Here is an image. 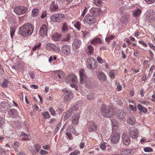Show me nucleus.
<instances>
[{
    "label": "nucleus",
    "instance_id": "nucleus-12",
    "mask_svg": "<svg viewBox=\"0 0 155 155\" xmlns=\"http://www.w3.org/2000/svg\"><path fill=\"white\" fill-rule=\"evenodd\" d=\"M65 131L66 135L69 139H70L72 137L71 133L74 134L76 132L75 129L70 126L67 128Z\"/></svg>",
    "mask_w": 155,
    "mask_h": 155
},
{
    "label": "nucleus",
    "instance_id": "nucleus-21",
    "mask_svg": "<svg viewBox=\"0 0 155 155\" xmlns=\"http://www.w3.org/2000/svg\"><path fill=\"white\" fill-rule=\"evenodd\" d=\"M24 26L26 27V32L27 33H28V30H29L31 31V32L30 33V35H31L34 30V28L33 25L31 23H27L24 24Z\"/></svg>",
    "mask_w": 155,
    "mask_h": 155
},
{
    "label": "nucleus",
    "instance_id": "nucleus-48",
    "mask_svg": "<svg viewBox=\"0 0 155 155\" xmlns=\"http://www.w3.org/2000/svg\"><path fill=\"white\" fill-rule=\"evenodd\" d=\"M106 108H107L106 107L105 105L103 104L102 105V106L101 107V111H102L103 113H104V114H105V112L106 111L107 109H106Z\"/></svg>",
    "mask_w": 155,
    "mask_h": 155
},
{
    "label": "nucleus",
    "instance_id": "nucleus-25",
    "mask_svg": "<svg viewBox=\"0 0 155 155\" xmlns=\"http://www.w3.org/2000/svg\"><path fill=\"white\" fill-rule=\"evenodd\" d=\"M121 153L122 155H127L132 154L134 152L132 150L130 149H125L121 151Z\"/></svg>",
    "mask_w": 155,
    "mask_h": 155
},
{
    "label": "nucleus",
    "instance_id": "nucleus-44",
    "mask_svg": "<svg viewBox=\"0 0 155 155\" xmlns=\"http://www.w3.org/2000/svg\"><path fill=\"white\" fill-rule=\"evenodd\" d=\"M35 147L36 152H38L41 148V146L38 144H36L35 145Z\"/></svg>",
    "mask_w": 155,
    "mask_h": 155
},
{
    "label": "nucleus",
    "instance_id": "nucleus-29",
    "mask_svg": "<svg viewBox=\"0 0 155 155\" xmlns=\"http://www.w3.org/2000/svg\"><path fill=\"white\" fill-rule=\"evenodd\" d=\"M61 37V35L60 34L56 33L52 35V39L55 41H58L60 39Z\"/></svg>",
    "mask_w": 155,
    "mask_h": 155
},
{
    "label": "nucleus",
    "instance_id": "nucleus-17",
    "mask_svg": "<svg viewBox=\"0 0 155 155\" xmlns=\"http://www.w3.org/2000/svg\"><path fill=\"white\" fill-rule=\"evenodd\" d=\"M101 12V10L99 8H92L90 10V13L94 16L98 15Z\"/></svg>",
    "mask_w": 155,
    "mask_h": 155
},
{
    "label": "nucleus",
    "instance_id": "nucleus-61",
    "mask_svg": "<svg viewBox=\"0 0 155 155\" xmlns=\"http://www.w3.org/2000/svg\"><path fill=\"white\" fill-rule=\"evenodd\" d=\"M28 74L32 79H34L35 77V74L33 71L30 72Z\"/></svg>",
    "mask_w": 155,
    "mask_h": 155
},
{
    "label": "nucleus",
    "instance_id": "nucleus-55",
    "mask_svg": "<svg viewBox=\"0 0 155 155\" xmlns=\"http://www.w3.org/2000/svg\"><path fill=\"white\" fill-rule=\"evenodd\" d=\"M129 107L130 110L132 111H135L137 110V108L136 106L134 107L133 105L130 104L129 105Z\"/></svg>",
    "mask_w": 155,
    "mask_h": 155
},
{
    "label": "nucleus",
    "instance_id": "nucleus-27",
    "mask_svg": "<svg viewBox=\"0 0 155 155\" xmlns=\"http://www.w3.org/2000/svg\"><path fill=\"white\" fill-rule=\"evenodd\" d=\"M106 111L105 112V114H103L104 116L113 115V109L112 107L108 106L107 108Z\"/></svg>",
    "mask_w": 155,
    "mask_h": 155
},
{
    "label": "nucleus",
    "instance_id": "nucleus-46",
    "mask_svg": "<svg viewBox=\"0 0 155 155\" xmlns=\"http://www.w3.org/2000/svg\"><path fill=\"white\" fill-rule=\"evenodd\" d=\"M19 143L18 142H15L13 144L12 146L15 149V150L16 151L17 148H18L19 146Z\"/></svg>",
    "mask_w": 155,
    "mask_h": 155
},
{
    "label": "nucleus",
    "instance_id": "nucleus-37",
    "mask_svg": "<svg viewBox=\"0 0 155 155\" xmlns=\"http://www.w3.org/2000/svg\"><path fill=\"white\" fill-rule=\"evenodd\" d=\"M54 46V45L53 44L48 43L46 45V48L48 50H53Z\"/></svg>",
    "mask_w": 155,
    "mask_h": 155
},
{
    "label": "nucleus",
    "instance_id": "nucleus-54",
    "mask_svg": "<svg viewBox=\"0 0 155 155\" xmlns=\"http://www.w3.org/2000/svg\"><path fill=\"white\" fill-rule=\"evenodd\" d=\"M49 110L50 113H51V114L52 116H54L55 115V111L54 110V109H53V108L52 107H50L49 108Z\"/></svg>",
    "mask_w": 155,
    "mask_h": 155
},
{
    "label": "nucleus",
    "instance_id": "nucleus-56",
    "mask_svg": "<svg viewBox=\"0 0 155 155\" xmlns=\"http://www.w3.org/2000/svg\"><path fill=\"white\" fill-rule=\"evenodd\" d=\"M4 119L3 117H0V128L2 125L4 124Z\"/></svg>",
    "mask_w": 155,
    "mask_h": 155
},
{
    "label": "nucleus",
    "instance_id": "nucleus-58",
    "mask_svg": "<svg viewBox=\"0 0 155 155\" xmlns=\"http://www.w3.org/2000/svg\"><path fill=\"white\" fill-rule=\"evenodd\" d=\"M47 14L46 11H44L43 12L41 17L42 18H44L47 16Z\"/></svg>",
    "mask_w": 155,
    "mask_h": 155
},
{
    "label": "nucleus",
    "instance_id": "nucleus-7",
    "mask_svg": "<svg viewBox=\"0 0 155 155\" xmlns=\"http://www.w3.org/2000/svg\"><path fill=\"white\" fill-rule=\"evenodd\" d=\"M27 8L24 6H18L14 8V12L17 15L24 14L27 11Z\"/></svg>",
    "mask_w": 155,
    "mask_h": 155
},
{
    "label": "nucleus",
    "instance_id": "nucleus-8",
    "mask_svg": "<svg viewBox=\"0 0 155 155\" xmlns=\"http://www.w3.org/2000/svg\"><path fill=\"white\" fill-rule=\"evenodd\" d=\"M26 27L24 26V24L22 26L20 27L19 29L18 33L20 35L22 36L26 37L30 35V33L31 32V30H28V33L26 32Z\"/></svg>",
    "mask_w": 155,
    "mask_h": 155
},
{
    "label": "nucleus",
    "instance_id": "nucleus-53",
    "mask_svg": "<svg viewBox=\"0 0 155 155\" xmlns=\"http://www.w3.org/2000/svg\"><path fill=\"white\" fill-rule=\"evenodd\" d=\"M144 150L145 152H151L153 151L152 149L150 147H146L144 148Z\"/></svg>",
    "mask_w": 155,
    "mask_h": 155
},
{
    "label": "nucleus",
    "instance_id": "nucleus-2",
    "mask_svg": "<svg viewBox=\"0 0 155 155\" xmlns=\"http://www.w3.org/2000/svg\"><path fill=\"white\" fill-rule=\"evenodd\" d=\"M96 19L93 17L89 14L86 15L84 18V23L87 26H90L91 25H93L96 22Z\"/></svg>",
    "mask_w": 155,
    "mask_h": 155
},
{
    "label": "nucleus",
    "instance_id": "nucleus-31",
    "mask_svg": "<svg viewBox=\"0 0 155 155\" xmlns=\"http://www.w3.org/2000/svg\"><path fill=\"white\" fill-rule=\"evenodd\" d=\"M87 51L88 54L90 55L92 54L94 51V49L93 46L91 45H88L87 47Z\"/></svg>",
    "mask_w": 155,
    "mask_h": 155
},
{
    "label": "nucleus",
    "instance_id": "nucleus-42",
    "mask_svg": "<svg viewBox=\"0 0 155 155\" xmlns=\"http://www.w3.org/2000/svg\"><path fill=\"white\" fill-rule=\"evenodd\" d=\"M70 35L68 34L65 37L62 38L61 41H68L70 40Z\"/></svg>",
    "mask_w": 155,
    "mask_h": 155
},
{
    "label": "nucleus",
    "instance_id": "nucleus-59",
    "mask_svg": "<svg viewBox=\"0 0 155 155\" xmlns=\"http://www.w3.org/2000/svg\"><path fill=\"white\" fill-rule=\"evenodd\" d=\"M48 152L45 150H41L40 151V153L42 155H46L48 154Z\"/></svg>",
    "mask_w": 155,
    "mask_h": 155
},
{
    "label": "nucleus",
    "instance_id": "nucleus-64",
    "mask_svg": "<svg viewBox=\"0 0 155 155\" xmlns=\"http://www.w3.org/2000/svg\"><path fill=\"white\" fill-rule=\"evenodd\" d=\"M97 60L98 62L100 64H102L103 63V60H102V59L100 57H97Z\"/></svg>",
    "mask_w": 155,
    "mask_h": 155
},
{
    "label": "nucleus",
    "instance_id": "nucleus-28",
    "mask_svg": "<svg viewBox=\"0 0 155 155\" xmlns=\"http://www.w3.org/2000/svg\"><path fill=\"white\" fill-rule=\"evenodd\" d=\"M68 30V24L66 22L63 23L61 28V31L63 33H66Z\"/></svg>",
    "mask_w": 155,
    "mask_h": 155
},
{
    "label": "nucleus",
    "instance_id": "nucleus-62",
    "mask_svg": "<svg viewBox=\"0 0 155 155\" xmlns=\"http://www.w3.org/2000/svg\"><path fill=\"white\" fill-rule=\"evenodd\" d=\"M148 4H151L153 3L155 0H144Z\"/></svg>",
    "mask_w": 155,
    "mask_h": 155
},
{
    "label": "nucleus",
    "instance_id": "nucleus-23",
    "mask_svg": "<svg viewBox=\"0 0 155 155\" xmlns=\"http://www.w3.org/2000/svg\"><path fill=\"white\" fill-rule=\"evenodd\" d=\"M129 134L132 138L136 139L138 137V133L137 130L130 131Z\"/></svg>",
    "mask_w": 155,
    "mask_h": 155
},
{
    "label": "nucleus",
    "instance_id": "nucleus-32",
    "mask_svg": "<svg viewBox=\"0 0 155 155\" xmlns=\"http://www.w3.org/2000/svg\"><path fill=\"white\" fill-rule=\"evenodd\" d=\"M50 9L52 12H55L58 9V6L54 2L52 3L50 5Z\"/></svg>",
    "mask_w": 155,
    "mask_h": 155
},
{
    "label": "nucleus",
    "instance_id": "nucleus-22",
    "mask_svg": "<svg viewBox=\"0 0 155 155\" xmlns=\"http://www.w3.org/2000/svg\"><path fill=\"white\" fill-rule=\"evenodd\" d=\"M55 74L56 75L58 76V77L59 78V80L61 79L62 78H64L65 76L64 73L62 71H56L54 72Z\"/></svg>",
    "mask_w": 155,
    "mask_h": 155
},
{
    "label": "nucleus",
    "instance_id": "nucleus-39",
    "mask_svg": "<svg viewBox=\"0 0 155 155\" xmlns=\"http://www.w3.org/2000/svg\"><path fill=\"white\" fill-rule=\"evenodd\" d=\"M127 123L129 124L133 125L135 123V120L133 117H130L128 120Z\"/></svg>",
    "mask_w": 155,
    "mask_h": 155
},
{
    "label": "nucleus",
    "instance_id": "nucleus-57",
    "mask_svg": "<svg viewBox=\"0 0 155 155\" xmlns=\"http://www.w3.org/2000/svg\"><path fill=\"white\" fill-rule=\"evenodd\" d=\"M15 32V30L13 28H11L10 35L11 38H13V36L14 35V34Z\"/></svg>",
    "mask_w": 155,
    "mask_h": 155
},
{
    "label": "nucleus",
    "instance_id": "nucleus-30",
    "mask_svg": "<svg viewBox=\"0 0 155 155\" xmlns=\"http://www.w3.org/2000/svg\"><path fill=\"white\" fill-rule=\"evenodd\" d=\"M137 107L138 110L141 112L146 113L147 111V110L146 108L143 107L140 104H138L137 105Z\"/></svg>",
    "mask_w": 155,
    "mask_h": 155
},
{
    "label": "nucleus",
    "instance_id": "nucleus-1",
    "mask_svg": "<svg viewBox=\"0 0 155 155\" xmlns=\"http://www.w3.org/2000/svg\"><path fill=\"white\" fill-rule=\"evenodd\" d=\"M66 81L67 83H70V86L71 87L75 88L76 90H77L76 85L77 84L78 80L76 75L72 74L67 76L66 79Z\"/></svg>",
    "mask_w": 155,
    "mask_h": 155
},
{
    "label": "nucleus",
    "instance_id": "nucleus-35",
    "mask_svg": "<svg viewBox=\"0 0 155 155\" xmlns=\"http://www.w3.org/2000/svg\"><path fill=\"white\" fill-rule=\"evenodd\" d=\"M109 73L110 78L113 79L114 78L115 76L117 74V72L116 70H113L111 71Z\"/></svg>",
    "mask_w": 155,
    "mask_h": 155
},
{
    "label": "nucleus",
    "instance_id": "nucleus-34",
    "mask_svg": "<svg viewBox=\"0 0 155 155\" xmlns=\"http://www.w3.org/2000/svg\"><path fill=\"white\" fill-rule=\"evenodd\" d=\"M8 114L11 116H16L18 115V113L17 111L14 109H11L9 111Z\"/></svg>",
    "mask_w": 155,
    "mask_h": 155
},
{
    "label": "nucleus",
    "instance_id": "nucleus-51",
    "mask_svg": "<svg viewBox=\"0 0 155 155\" xmlns=\"http://www.w3.org/2000/svg\"><path fill=\"white\" fill-rule=\"evenodd\" d=\"M61 124V123L60 122L57 125L56 128L54 130V134H55L59 130V128Z\"/></svg>",
    "mask_w": 155,
    "mask_h": 155
},
{
    "label": "nucleus",
    "instance_id": "nucleus-40",
    "mask_svg": "<svg viewBox=\"0 0 155 155\" xmlns=\"http://www.w3.org/2000/svg\"><path fill=\"white\" fill-rule=\"evenodd\" d=\"M94 4L98 7L101 6L103 3L101 0H94Z\"/></svg>",
    "mask_w": 155,
    "mask_h": 155
},
{
    "label": "nucleus",
    "instance_id": "nucleus-60",
    "mask_svg": "<svg viewBox=\"0 0 155 155\" xmlns=\"http://www.w3.org/2000/svg\"><path fill=\"white\" fill-rule=\"evenodd\" d=\"M94 97V95L93 94H90L87 95V99L88 100H92Z\"/></svg>",
    "mask_w": 155,
    "mask_h": 155
},
{
    "label": "nucleus",
    "instance_id": "nucleus-63",
    "mask_svg": "<svg viewBox=\"0 0 155 155\" xmlns=\"http://www.w3.org/2000/svg\"><path fill=\"white\" fill-rule=\"evenodd\" d=\"M139 43L140 44H141L143 46L145 47H147V45L143 41H139Z\"/></svg>",
    "mask_w": 155,
    "mask_h": 155
},
{
    "label": "nucleus",
    "instance_id": "nucleus-10",
    "mask_svg": "<svg viewBox=\"0 0 155 155\" xmlns=\"http://www.w3.org/2000/svg\"><path fill=\"white\" fill-rule=\"evenodd\" d=\"M10 108L9 103L5 101L2 102L0 103V110L2 111H5L8 110Z\"/></svg>",
    "mask_w": 155,
    "mask_h": 155
},
{
    "label": "nucleus",
    "instance_id": "nucleus-16",
    "mask_svg": "<svg viewBox=\"0 0 155 155\" xmlns=\"http://www.w3.org/2000/svg\"><path fill=\"white\" fill-rule=\"evenodd\" d=\"M40 35L43 36L47 35V29L45 25H43L41 27L40 31Z\"/></svg>",
    "mask_w": 155,
    "mask_h": 155
},
{
    "label": "nucleus",
    "instance_id": "nucleus-4",
    "mask_svg": "<svg viewBox=\"0 0 155 155\" xmlns=\"http://www.w3.org/2000/svg\"><path fill=\"white\" fill-rule=\"evenodd\" d=\"M155 19V11L153 9L147 11L146 14V21L149 22H152Z\"/></svg>",
    "mask_w": 155,
    "mask_h": 155
},
{
    "label": "nucleus",
    "instance_id": "nucleus-50",
    "mask_svg": "<svg viewBox=\"0 0 155 155\" xmlns=\"http://www.w3.org/2000/svg\"><path fill=\"white\" fill-rule=\"evenodd\" d=\"M100 147L102 150H105L106 147L105 143V142L101 143L100 144Z\"/></svg>",
    "mask_w": 155,
    "mask_h": 155
},
{
    "label": "nucleus",
    "instance_id": "nucleus-38",
    "mask_svg": "<svg viewBox=\"0 0 155 155\" xmlns=\"http://www.w3.org/2000/svg\"><path fill=\"white\" fill-rule=\"evenodd\" d=\"M81 23L79 21H77L74 23V26L77 30L79 31L81 30Z\"/></svg>",
    "mask_w": 155,
    "mask_h": 155
},
{
    "label": "nucleus",
    "instance_id": "nucleus-15",
    "mask_svg": "<svg viewBox=\"0 0 155 155\" xmlns=\"http://www.w3.org/2000/svg\"><path fill=\"white\" fill-rule=\"evenodd\" d=\"M122 141L123 143L125 145L127 146L130 143V139L128 135L124 134L122 135Z\"/></svg>",
    "mask_w": 155,
    "mask_h": 155
},
{
    "label": "nucleus",
    "instance_id": "nucleus-26",
    "mask_svg": "<svg viewBox=\"0 0 155 155\" xmlns=\"http://www.w3.org/2000/svg\"><path fill=\"white\" fill-rule=\"evenodd\" d=\"M112 122V131H116L118 126V124L117 121L115 119H112L111 120Z\"/></svg>",
    "mask_w": 155,
    "mask_h": 155
},
{
    "label": "nucleus",
    "instance_id": "nucleus-49",
    "mask_svg": "<svg viewBox=\"0 0 155 155\" xmlns=\"http://www.w3.org/2000/svg\"><path fill=\"white\" fill-rule=\"evenodd\" d=\"M83 36L84 38H86L89 35V33L87 31H81Z\"/></svg>",
    "mask_w": 155,
    "mask_h": 155
},
{
    "label": "nucleus",
    "instance_id": "nucleus-47",
    "mask_svg": "<svg viewBox=\"0 0 155 155\" xmlns=\"http://www.w3.org/2000/svg\"><path fill=\"white\" fill-rule=\"evenodd\" d=\"M80 152L77 150H75L74 152L71 153L69 155H77L80 153Z\"/></svg>",
    "mask_w": 155,
    "mask_h": 155
},
{
    "label": "nucleus",
    "instance_id": "nucleus-33",
    "mask_svg": "<svg viewBox=\"0 0 155 155\" xmlns=\"http://www.w3.org/2000/svg\"><path fill=\"white\" fill-rule=\"evenodd\" d=\"M141 12V11L139 8H137L134 11L133 15L134 17H137L139 16Z\"/></svg>",
    "mask_w": 155,
    "mask_h": 155
},
{
    "label": "nucleus",
    "instance_id": "nucleus-11",
    "mask_svg": "<svg viewBox=\"0 0 155 155\" xmlns=\"http://www.w3.org/2000/svg\"><path fill=\"white\" fill-rule=\"evenodd\" d=\"M62 91L65 95L64 97L65 100H68L72 97V93L69 90L65 88Z\"/></svg>",
    "mask_w": 155,
    "mask_h": 155
},
{
    "label": "nucleus",
    "instance_id": "nucleus-6",
    "mask_svg": "<svg viewBox=\"0 0 155 155\" xmlns=\"http://www.w3.org/2000/svg\"><path fill=\"white\" fill-rule=\"evenodd\" d=\"M62 53L65 56H68L71 54V47L68 45H64L61 47Z\"/></svg>",
    "mask_w": 155,
    "mask_h": 155
},
{
    "label": "nucleus",
    "instance_id": "nucleus-19",
    "mask_svg": "<svg viewBox=\"0 0 155 155\" xmlns=\"http://www.w3.org/2000/svg\"><path fill=\"white\" fill-rule=\"evenodd\" d=\"M78 104H74L73 106L69 110L64 116H71L72 114V111L76 110L78 109Z\"/></svg>",
    "mask_w": 155,
    "mask_h": 155
},
{
    "label": "nucleus",
    "instance_id": "nucleus-41",
    "mask_svg": "<svg viewBox=\"0 0 155 155\" xmlns=\"http://www.w3.org/2000/svg\"><path fill=\"white\" fill-rule=\"evenodd\" d=\"M79 117H73L72 120V123L75 125L77 124L78 122Z\"/></svg>",
    "mask_w": 155,
    "mask_h": 155
},
{
    "label": "nucleus",
    "instance_id": "nucleus-9",
    "mask_svg": "<svg viewBox=\"0 0 155 155\" xmlns=\"http://www.w3.org/2000/svg\"><path fill=\"white\" fill-rule=\"evenodd\" d=\"M79 74L80 77V81L82 84L85 83L87 80V77L85 74L84 70L81 69L79 70Z\"/></svg>",
    "mask_w": 155,
    "mask_h": 155
},
{
    "label": "nucleus",
    "instance_id": "nucleus-36",
    "mask_svg": "<svg viewBox=\"0 0 155 155\" xmlns=\"http://www.w3.org/2000/svg\"><path fill=\"white\" fill-rule=\"evenodd\" d=\"M39 12V10L38 9H34L32 11L31 16L34 17L37 16Z\"/></svg>",
    "mask_w": 155,
    "mask_h": 155
},
{
    "label": "nucleus",
    "instance_id": "nucleus-24",
    "mask_svg": "<svg viewBox=\"0 0 155 155\" xmlns=\"http://www.w3.org/2000/svg\"><path fill=\"white\" fill-rule=\"evenodd\" d=\"M98 79L101 81H105L106 80V76L102 72H100L97 74Z\"/></svg>",
    "mask_w": 155,
    "mask_h": 155
},
{
    "label": "nucleus",
    "instance_id": "nucleus-5",
    "mask_svg": "<svg viewBox=\"0 0 155 155\" xmlns=\"http://www.w3.org/2000/svg\"><path fill=\"white\" fill-rule=\"evenodd\" d=\"M97 66L95 60L93 58H89L87 61V67L88 69L93 70Z\"/></svg>",
    "mask_w": 155,
    "mask_h": 155
},
{
    "label": "nucleus",
    "instance_id": "nucleus-20",
    "mask_svg": "<svg viewBox=\"0 0 155 155\" xmlns=\"http://www.w3.org/2000/svg\"><path fill=\"white\" fill-rule=\"evenodd\" d=\"M101 39L99 38H94L90 41V43L95 46L102 44Z\"/></svg>",
    "mask_w": 155,
    "mask_h": 155
},
{
    "label": "nucleus",
    "instance_id": "nucleus-45",
    "mask_svg": "<svg viewBox=\"0 0 155 155\" xmlns=\"http://www.w3.org/2000/svg\"><path fill=\"white\" fill-rule=\"evenodd\" d=\"M41 44V42H39V44L36 45L34 48H33L32 50L33 51H35L37 50H38L40 49Z\"/></svg>",
    "mask_w": 155,
    "mask_h": 155
},
{
    "label": "nucleus",
    "instance_id": "nucleus-3",
    "mask_svg": "<svg viewBox=\"0 0 155 155\" xmlns=\"http://www.w3.org/2000/svg\"><path fill=\"white\" fill-rule=\"evenodd\" d=\"M64 15L61 13L52 15L50 17L51 20L54 22H61L64 18Z\"/></svg>",
    "mask_w": 155,
    "mask_h": 155
},
{
    "label": "nucleus",
    "instance_id": "nucleus-52",
    "mask_svg": "<svg viewBox=\"0 0 155 155\" xmlns=\"http://www.w3.org/2000/svg\"><path fill=\"white\" fill-rule=\"evenodd\" d=\"M53 51H54L56 53H59L61 51V50L59 47H56L55 45L54 46V48L53 50Z\"/></svg>",
    "mask_w": 155,
    "mask_h": 155
},
{
    "label": "nucleus",
    "instance_id": "nucleus-43",
    "mask_svg": "<svg viewBox=\"0 0 155 155\" xmlns=\"http://www.w3.org/2000/svg\"><path fill=\"white\" fill-rule=\"evenodd\" d=\"M115 38V36L111 35L110 36L107 37L105 39L106 41L108 43L110 41Z\"/></svg>",
    "mask_w": 155,
    "mask_h": 155
},
{
    "label": "nucleus",
    "instance_id": "nucleus-14",
    "mask_svg": "<svg viewBox=\"0 0 155 155\" xmlns=\"http://www.w3.org/2000/svg\"><path fill=\"white\" fill-rule=\"evenodd\" d=\"M120 136V135L118 133H116L114 134L111 137V141L113 143H117L119 140Z\"/></svg>",
    "mask_w": 155,
    "mask_h": 155
},
{
    "label": "nucleus",
    "instance_id": "nucleus-13",
    "mask_svg": "<svg viewBox=\"0 0 155 155\" xmlns=\"http://www.w3.org/2000/svg\"><path fill=\"white\" fill-rule=\"evenodd\" d=\"M88 124L90 125L88 126L87 127V129L89 132H91L94 130L96 131L97 130V126L94 122H89Z\"/></svg>",
    "mask_w": 155,
    "mask_h": 155
},
{
    "label": "nucleus",
    "instance_id": "nucleus-18",
    "mask_svg": "<svg viewBox=\"0 0 155 155\" xmlns=\"http://www.w3.org/2000/svg\"><path fill=\"white\" fill-rule=\"evenodd\" d=\"M81 44V42L80 40L78 39H75L74 40L72 43L73 48H74L77 49L80 48Z\"/></svg>",
    "mask_w": 155,
    "mask_h": 155
}]
</instances>
